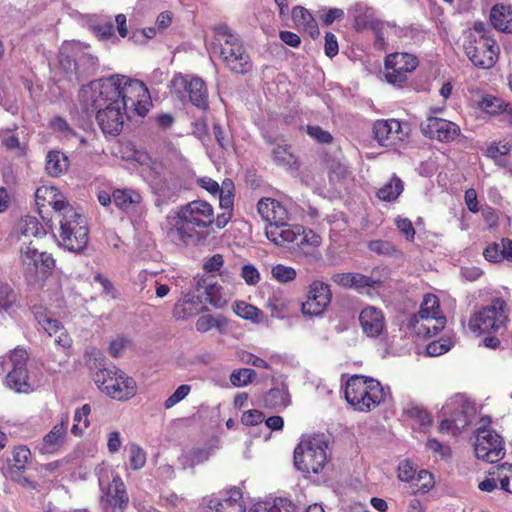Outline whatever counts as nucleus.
<instances>
[{
  "instance_id": "56",
  "label": "nucleus",
  "mask_w": 512,
  "mask_h": 512,
  "mask_svg": "<svg viewBox=\"0 0 512 512\" xmlns=\"http://www.w3.org/2000/svg\"><path fill=\"white\" fill-rule=\"evenodd\" d=\"M221 287L217 285H210L206 289L207 299L211 305L216 308H222L226 303V298L220 292Z\"/></svg>"
},
{
  "instance_id": "14",
  "label": "nucleus",
  "mask_w": 512,
  "mask_h": 512,
  "mask_svg": "<svg viewBox=\"0 0 512 512\" xmlns=\"http://www.w3.org/2000/svg\"><path fill=\"white\" fill-rule=\"evenodd\" d=\"M21 271L28 284L34 285L43 282L55 266V260L51 254L40 252L32 243L21 246L20 250Z\"/></svg>"
},
{
  "instance_id": "21",
  "label": "nucleus",
  "mask_w": 512,
  "mask_h": 512,
  "mask_svg": "<svg viewBox=\"0 0 512 512\" xmlns=\"http://www.w3.org/2000/svg\"><path fill=\"white\" fill-rule=\"evenodd\" d=\"M421 130L425 136L440 142H452L460 135L457 124L437 117H428L421 124Z\"/></svg>"
},
{
  "instance_id": "33",
  "label": "nucleus",
  "mask_w": 512,
  "mask_h": 512,
  "mask_svg": "<svg viewBox=\"0 0 512 512\" xmlns=\"http://www.w3.org/2000/svg\"><path fill=\"white\" fill-rule=\"evenodd\" d=\"M292 19L297 27L307 31L312 38L319 36L317 23L311 13L301 6H296L292 10Z\"/></svg>"
},
{
  "instance_id": "50",
  "label": "nucleus",
  "mask_w": 512,
  "mask_h": 512,
  "mask_svg": "<svg viewBox=\"0 0 512 512\" xmlns=\"http://www.w3.org/2000/svg\"><path fill=\"white\" fill-rule=\"evenodd\" d=\"M273 159L278 165L285 167H292L295 163V158L291 152L288 151L286 146L277 145L272 151Z\"/></svg>"
},
{
  "instance_id": "35",
  "label": "nucleus",
  "mask_w": 512,
  "mask_h": 512,
  "mask_svg": "<svg viewBox=\"0 0 512 512\" xmlns=\"http://www.w3.org/2000/svg\"><path fill=\"white\" fill-rule=\"evenodd\" d=\"M201 310V303L198 299L184 298L179 300L173 309V317L176 320H185L195 316Z\"/></svg>"
},
{
  "instance_id": "58",
  "label": "nucleus",
  "mask_w": 512,
  "mask_h": 512,
  "mask_svg": "<svg viewBox=\"0 0 512 512\" xmlns=\"http://www.w3.org/2000/svg\"><path fill=\"white\" fill-rule=\"evenodd\" d=\"M241 277L247 285H256L260 281V273L252 264L244 265L241 268Z\"/></svg>"
},
{
  "instance_id": "37",
  "label": "nucleus",
  "mask_w": 512,
  "mask_h": 512,
  "mask_svg": "<svg viewBox=\"0 0 512 512\" xmlns=\"http://www.w3.org/2000/svg\"><path fill=\"white\" fill-rule=\"evenodd\" d=\"M265 406L283 410L290 404V395L284 388H273L264 397Z\"/></svg>"
},
{
  "instance_id": "44",
  "label": "nucleus",
  "mask_w": 512,
  "mask_h": 512,
  "mask_svg": "<svg viewBox=\"0 0 512 512\" xmlns=\"http://www.w3.org/2000/svg\"><path fill=\"white\" fill-rule=\"evenodd\" d=\"M288 300L281 291L273 292L267 299V307L273 317H282L288 309Z\"/></svg>"
},
{
  "instance_id": "16",
  "label": "nucleus",
  "mask_w": 512,
  "mask_h": 512,
  "mask_svg": "<svg viewBox=\"0 0 512 512\" xmlns=\"http://www.w3.org/2000/svg\"><path fill=\"white\" fill-rule=\"evenodd\" d=\"M490 422L489 417H483L481 419V426L477 429L474 450L478 459L494 463L504 457L505 449L503 438L494 430L487 427Z\"/></svg>"
},
{
  "instance_id": "45",
  "label": "nucleus",
  "mask_w": 512,
  "mask_h": 512,
  "mask_svg": "<svg viewBox=\"0 0 512 512\" xmlns=\"http://www.w3.org/2000/svg\"><path fill=\"white\" fill-rule=\"evenodd\" d=\"M129 452V464L133 470H139L144 467L146 463L145 451L135 443H130L127 446Z\"/></svg>"
},
{
  "instance_id": "52",
  "label": "nucleus",
  "mask_w": 512,
  "mask_h": 512,
  "mask_svg": "<svg viewBox=\"0 0 512 512\" xmlns=\"http://www.w3.org/2000/svg\"><path fill=\"white\" fill-rule=\"evenodd\" d=\"M368 249L378 255L391 256L396 252L395 246L390 241L373 240L368 243Z\"/></svg>"
},
{
  "instance_id": "26",
  "label": "nucleus",
  "mask_w": 512,
  "mask_h": 512,
  "mask_svg": "<svg viewBox=\"0 0 512 512\" xmlns=\"http://www.w3.org/2000/svg\"><path fill=\"white\" fill-rule=\"evenodd\" d=\"M210 512H245L240 489L231 488L222 497H213L209 500Z\"/></svg>"
},
{
  "instance_id": "25",
  "label": "nucleus",
  "mask_w": 512,
  "mask_h": 512,
  "mask_svg": "<svg viewBox=\"0 0 512 512\" xmlns=\"http://www.w3.org/2000/svg\"><path fill=\"white\" fill-rule=\"evenodd\" d=\"M361 328L368 337L379 336L385 329V317L381 309L374 306L363 308L359 314Z\"/></svg>"
},
{
  "instance_id": "53",
  "label": "nucleus",
  "mask_w": 512,
  "mask_h": 512,
  "mask_svg": "<svg viewBox=\"0 0 512 512\" xmlns=\"http://www.w3.org/2000/svg\"><path fill=\"white\" fill-rule=\"evenodd\" d=\"M16 301V294L8 284L0 283V314Z\"/></svg>"
},
{
  "instance_id": "3",
  "label": "nucleus",
  "mask_w": 512,
  "mask_h": 512,
  "mask_svg": "<svg viewBox=\"0 0 512 512\" xmlns=\"http://www.w3.org/2000/svg\"><path fill=\"white\" fill-rule=\"evenodd\" d=\"M210 50L218 54L232 72L246 74L252 70V62L240 37L226 24L214 27V38L210 43Z\"/></svg>"
},
{
  "instance_id": "40",
  "label": "nucleus",
  "mask_w": 512,
  "mask_h": 512,
  "mask_svg": "<svg viewBox=\"0 0 512 512\" xmlns=\"http://www.w3.org/2000/svg\"><path fill=\"white\" fill-rule=\"evenodd\" d=\"M196 329L201 333H206L212 329H217L219 332H223L227 326V322L224 318L218 316L206 314L200 316L196 321Z\"/></svg>"
},
{
  "instance_id": "6",
  "label": "nucleus",
  "mask_w": 512,
  "mask_h": 512,
  "mask_svg": "<svg viewBox=\"0 0 512 512\" xmlns=\"http://www.w3.org/2000/svg\"><path fill=\"white\" fill-rule=\"evenodd\" d=\"M509 314L507 302L501 297H495L471 315L468 327L477 335H504L510 323Z\"/></svg>"
},
{
  "instance_id": "29",
  "label": "nucleus",
  "mask_w": 512,
  "mask_h": 512,
  "mask_svg": "<svg viewBox=\"0 0 512 512\" xmlns=\"http://www.w3.org/2000/svg\"><path fill=\"white\" fill-rule=\"evenodd\" d=\"M113 203L125 213L136 212L142 207L143 197L141 193L133 188H115L112 191Z\"/></svg>"
},
{
  "instance_id": "4",
  "label": "nucleus",
  "mask_w": 512,
  "mask_h": 512,
  "mask_svg": "<svg viewBox=\"0 0 512 512\" xmlns=\"http://www.w3.org/2000/svg\"><path fill=\"white\" fill-rule=\"evenodd\" d=\"M210 50L218 54L232 72L246 74L252 70V62L240 37L226 24L214 27V38L210 43Z\"/></svg>"
},
{
  "instance_id": "48",
  "label": "nucleus",
  "mask_w": 512,
  "mask_h": 512,
  "mask_svg": "<svg viewBox=\"0 0 512 512\" xmlns=\"http://www.w3.org/2000/svg\"><path fill=\"white\" fill-rule=\"evenodd\" d=\"M256 376V372L250 368H242L232 372L230 376L231 383L236 387L246 386L252 382Z\"/></svg>"
},
{
  "instance_id": "11",
  "label": "nucleus",
  "mask_w": 512,
  "mask_h": 512,
  "mask_svg": "<svg viewBox=\"0 0 512 512\" xmlns=\"http://www.w3.org/2000/svg\"><path fill=\"white\" fill-rule=\"evenodd\" d=\"M98 481L102 491L101 507L104 512H124L129 497L124 482L119 474L108 466L98 470Z\"/></svg>"
},
{
  "instance_id": "1",
  "label": "nucleus",
  "mask_w": 512,
  "mask_h": 512,
  "mask_svg": "<svg viewBox=\"0 0 512 512\" xmlns=\"http://www.w3.org/2000/svg\"><path fill=\"white\" fill-rule=\"evenodd\" d=\"M83 107L87 113L129 107L137 116H145L150 106V95L145 84L124 75H112L93 82L81 90Z\"/></svg>"
},
{
  "instance_id": "46",
  "label": "nucleus",
  "mask_w": 512,
  "mask_h": 512,
  "mask_svg": "<svg viewBox=\"0 0 512 512\" xmlns=\"http://www.w3.org/2000/svg\"><path fill=\"white\" fill-rule=\"evenodd\" d=\"M271 274L275 280L280 283H288L293 281L296 276V270L293 267L283 264H277L272 267Z\"/></svg>"
},
{
  "instance_id": "32",
  "label": "nucleus",
  "mask_w": 512,
  "mask_h": 512,
  "mask_svg": "<svg viewBox=\"0 0 512 512\" xmlns=\"http://www.w3.org/2000/svg\"><path fill=\"white\" fill-rule=\"evenodd\" d=\"M490 21L495 29L502 32H512V8L505 5H495L490 12Z\"/></svg>"
},
{
  "instance_id": "61",
  "label": "nucleus",
  "mask_w": 512,
  "mask_h": 512,
  "mask_svg": "<svg viewBox=\"0 0 512 512\" xmlns=\"http://www.w3.org/2000/svg\"><path fill=\"white\" fill-rule=\"evenodd\" d=\"M51 127L55 132H58L65 138L75 136L74 131L70 128L66 120L61 117H56L51 122Z\"/></svg>"
},
{
  "instance_id": "39",
  "label": "nucleus",
  "mask_w": 512,
  "mask_h": 512,
  "mask_svg": "<svg viewBox=\"0 0 512 512\" xmlns=\"http://www.w3.org/2000/svg\"><path fill=\"white\" fill-rule=\"evenodd\" d=\"M19 233L27 238H39L45 235V230L35 217L25 216L19 222Z\"/></svg>"
},
{
  "instance_id": "7",
  "label": "nucleus",
  "mask_w": 512,
  "mask_h": 512,
  "mask_svg": "<svg viewBox=\"0 0 512 512\" xmlns=\"http://www.w3.org/2000/svg\"><path fill=\"white\" fill-rule=\"evenodd\" d=\"M345 398L355 410L369 412L384 402L386 392L378 380L355 375L346 382Z\"/></svg>"
},
{
  "instance_id": "38",
  "label": "nucleus",
  "mask_w": 512,
  "mask_h": 512,
  "mask_svg": "<svg viewBox=\"0 0 512 512\" xmlns=\"http://www.w3.org/2000/svg\"><path fill=\"white\" fill-rule=\"evenodd\" d=\"M403 189L404 186L402 180L394 175L377 191V196L382 201L391 202L400 196Z\"/></svg>"
},
{
  "instance_id": "36",
  "label": "nucleus",
  "mask_w": 512,
  "mask_h": 512,
  "mask_svg": "<svg viewBox=\"0 0 512 512\" xmlns=\"http://www.w3.org/2000/svg\"><path fill=\"white\" fill-rule=\"evenodd\" d=\"M98 67V59L89 54L82 53L74 59L75 74L79 77H86L93 75Z\"/></svg>"
},
{
  "instance_id": "30",
  "label": "nucleus",
  "mask_w": 512,
  "mask_h": 512,
  "mask_svg": "<svg viewBox=\"0 0 512 512\" xmlns=\"http://www.w3.org/2000/svg\"><path fill=\"white\" fill-rule=\"evenodd\" d=\"M68 424V415H63L60 423L56 424L52 430L43 438L41 447V451L43 453H54L63 446L67 436Z\"/></svg>"
},
{
  "instance_id": "57",
  "label": "nucleus",
  "mask_w": 512,
  "mask_h": 512,
  "mask_svg": "<svg viewBox=\"0 0 512 512\" xmlns=\"http://www.w3.org/2000/svg\"><path fill=\"white\" fill-rule=\"evenodd\" d=\"M511 150V145L508 142H493L486 149V155L492 159L499 156L507 155Z\"/></svg>"
},
{
  "instance_id": "18",
  "label": "nucleus",
  "mask_w": 512,
  "mask_h": 512,
  "mask_svg": "<svg viewBox=\"0 0 512 512\" xmlns=\"http://www.w3.org/2000/svg\"><path fill=\"white\" fill-rule=\"evenodd\" d=\"M172 86L177 93H186L189 101L197 108H208V91L201 78L176 75L172 80Z\"/></svg>"
},
{
  "instance_id": "63",
  "label": "nucleus",
  "mask_w": 512,
  "mask_h": 512,
  "mask_svg": "<svg viewBox=\"0 0 512 512\" xmlns=\"http://www.w3.org/2000/svg\"><path fill=\"white\" fill-rule=\"evenodd\" d=\"M264 420V414L256 409L248 410L243 413L241 421L244 425L254 426Z\"/></svg>"
},
{
  "instance_id": "51",
  "label": "nucleus",
  "mask_w": 512,
  "mask_h": 512,
  "mask_svg": "<svg viewBox=\"0 0 512 512\" xmlns=\"http://www.w3.org/2000/svg\"><path fill=\"white\" fill-rule=\"evenodd\" d=\"M501 489L512 493V464L504 463L497 468Z\"/></svg>"
},
{
  "instance_id": "41",
  "label": "nucleus",
  "mask_w": 512,
  "mask_h": 512,
  "mask_svg": "<svg viewBox=\"0 0 512 512\" xmlns=\"http://www.w3.org/2000/svg\"><path fill=\"white\" fill-rule=\"evenodd\" d=\"M233 311L239 317L250 320L254 323H260L263 320V312L257 307L244 301L235 302L233 305Z\"/></svg>"
},
{
  "instance_id": "2",
  "label": "nucleus",
  "mask_w": 512,
  "mask_h": 512,
  "mask_svg": "<svg viewBox=\"0 0 512 512\" xmlns=\"http://www.w3.org/2000/svg\"><path fill=\"white\" fill-rule=\"evenodd\" d=\"M213 222L214 210L211 204L194 200L179 208L174 222L167 229V237L176 245H187L200 239Z\"/></svg>"
},
{
  "instance_id": "24",
  "label": "nucleus",
  "mask_w": 512,
  "mask_h": 512,
  "mask_svg": "<svg viewBox=\"0 0 512 512\" xmlns=\"http://www.w3.org/2000/svg\"><path fill=\"white\" fill-rule=\"evenodd\" d=\"M299 231V225L288 224V221H283L282 224L266 225L265 228L266 237L280 247H288L292 244L296 245Z\"/></svg>"
},
{
  "instance_id": "8",
  "label": "nucleus",
  "mask_w": 512,
  "mask_h": 512,
  "mask_svg": "<svg viewBox=\"0 0 512 512\" xmlns=\"http://www.w3.org/2000/svg\"><path fill=\"white\" fill-rule=\"evenodd\" d=\"M55 219L59 222L58 244L70 252H82L89 242L86 219L72 206Z\"/></svg>"
},
{
  "instance_id": "42",
  "label": "nucleus",
  "mask_w": 512,
  "mask_h": 512,
  "mask_svg": "<svg viewBox=\"0 0 512 512\" xmlns=\"http://www.w3.org/2000/svg\"><path fill=\"white\" fill-rule=\"evenodd\" d=\"M303 507H299L287 498H277L274 504L269 508L261 505L255 506L250 512H300Z\"/></svg>"
},
{
  "instance_id": "23",
  "label": "nucleus",
  "mask_w": 512,
  "mask_h": 512,
  "mask_svg": "<svg viewBox=\"0 0 512 512\" xmlns=\"http://www.w3.org/2000/svg\"><path fill=\"white\" fill-rule=\"evenodd\" d=\"M136 115V111L127 108H115L105 112L95 114L96 120L105 134H118L124 124L125 119L132 118Z\"/></svg>"
},
{
  "instance_id": "43",
  "label": "nucleus",
  "mask_w": 512,
  "mask_h": 512,
  "mask_svg": "<svg viewBox=\"0 0 512 512\" xmlns=\"http://www.w3.org/2000/svg\"><path fill=\"white\" fill-rule=\"evenodd\" d=\"M91 413V406L89 404H84L81 408L77 409L74 413V421L71 428V433L75 436H80L84 432L86 428L89 427V415Z\"/></svg>"
},
{
  "instance_id": "34",
  "label": "nucleus",
  "mask_w": 512,
  "mask_h": 512,
  "mask_svg": "<svg viewBox=\"0 0 512 512\" xmlns=\"http://www.w3.org/2000/svg\"><path fill=\"white\" fill-rule=\"evenodd\" d=\"M69 167L68 157L60 151H50L46 156L45 169L52 177L64 174Z\"/></svg>"
},
{
  "instance_id": "20",
  "label": "nucleus",
  "mask_w": 512,
  "mask_h": 512,
  "mask_svg": "<svg viewBox=\"0 0 512 512\" xmlns=\"http://www.w3.org/2000/svg\"><path fill=\"white\" fill-rule=\"evenodd\" d=\"M36 319L40 327L47 333L49 337L54 336V343L65 352V357L58 361V365L62 366L67 363V351L72 346V339L68 335L64 326L57 320L47 314L39 313Z\"/></svg>"
},
{
  "instance_id": "31",
  "label": "nucleus",
  "mask_w": 512,
  "mask_h": 512,
  "mask_svg": "<svg viewBox=\"0 0 512 512\" xmlns=\"http://www.w3.org/2000/svg\"><path fill=\"white\" fill-rule=\"evenodd\" d=\"M322 239L320 235L312 230H306L300 226L299 235L296 240V246H298L303 253L310 256L312 260L321 259L322 255L317 249L321 245Z\"/></svg>"
},
{
  "instance_id": "47",
  "label": "nucleus",
  "mask_w": 512,
  "mask_h": 512,
  "mask_svg": "<svg viewBox=\"0 0 512 512\" xmlns=\"http://www.w3.org/2000/svg\"><path fill=\"white\" fill-rule=\"evenodd\" d=\"M31 456V452L29 448L26 446H19L14 449L13 452V462L14 464L10 467V472L13 473L16 469V472H20L25 468V465L29 461Z\"/></svg>"
},
{
  "instance_id": "10",
  "label": "nucleus",
  "mask_w": 512,
  "mask_h": 512,
  "mask_svg": "<svg viewBox=\"0 0 512 512\" xmlns=\"http://www.w3.org/2000/svg\"><path fill=\"white\" fill-rule=\"evenodd\" d=\"M328 442L324 435L301 440L294 450V464L304 473L318 474L327 463Z\"/></svg>"
},
{
  "instance_id": "15",
  "label": "nucleus",
  "mask_w": 512,
  "mask_h": 512,
  "mask_svg": "<svg viewBox=\"0 0 512 512\" xmlns=\"http://www.w3.org/2000/svg\"><path fill=\"white\" fill-rule=\"evenodd\" d=\"M94 381L102 392L118 401L131 399L137 392L135 380L115 367L99 370Z\"/></svg>"
},
{
  "instance_id": "27",
  "label": "nucleus",
  "mask_w": 512,
  "mask_h": 512,
  "mask_svg": "<svg viewBox=\"0 0 512 512\" xmlns=\"http://www.w3.org/2000/svg\"><path fill=\"white\" fill-rule=\"evenodd\" d=\"M257 211L267 225L282 224L283 221L289 220L287 209L280 202L271 198L260 199L257 203Z\"/></svg>"
},
{
  "instance_id": "5",
  "label": "nucleus",
  "mask_w": 512,
  "mask_h": 512,
  "mask_svg": "<svg viewBox=\"0 0 512 512\" xmlns=\"http://www.w3.org/2000/svg\"><path fill=\"white\" fill-rule=\"evenodd\" d=\"M2 370H8L5 384L17 393H29L39 384V379L33 372V364L29 363L27 351L16 347L8 355L0 357Z\"/></svg>"
},
{
  "instance_id": "49",
  "label": "nucleus",
  "mask_w": 512,
  "mask_h": 512,
  "mask_svg": "<svg viewBox=\"0 0 512 512\" xmlns=\"http://www.w3.org/2000/svg\"><path fill=\"white\" fill-rule=\"evenodd\" d=\"M351 289L361 290L367 287H376L381 284V280L374 279L360 273H351Z\"/></svg>"
},
{
  "instance_id": "28",
  "label": "nucleus",
  "mask_w": 512,
  "mask_h": 512,
  "mask_svg": "<svg viewBox=\"0 0 512 512\" xmlns=\"http://www.w3.org/2000/svg\"><path fill=\"white\" fill-rule=\"evenodd\" d=\"M36 203L40 207H45L46 203L52 207L55 217L63 213L67 208L71 207L65 197L58 193V190L53 186H42L36 190L35 193Z\"/></svg>"
},
{
  "instance_id": "19",
  "label": "nucleus",
  "mask_w": 512,
  "mask_h": 512,
  "mask_svg": "<svg viewBox=\"0 0 512 512\" xmlns=\"http://www.w3.org/2000/svg\"><path fill=\"white\" fill-rule=\"evenodd\" d=\"M331 291L328 284L314 280L308 287L306 301L302 303V313L307 316H320L331 302Z\"/></svg>"
},
{
  "instance_id": "17",
  "label": "nucleus",
  "mask_w": 512,
  "mask_h": 512,
  "mask_svg": "<svg viewBox=\"0 0 512 512\" xmlns=\"http://www.w3.org/2000/svg\"><path fill=\"white\" fill-rule=\"evenodd\" d=\"M418 66L417 58L409 53H393L385 59V78L393 84L401 86L407 75Z\"/></svg>"
},
{
  "instance_id": "54",
  "label": "nucleus",
  "mask_w": 512,
  "mask_h": 512,
  "mask_svg": "<svg viewBox=\"0 0 512 512\" xmlns=\"http://www.w3.org/2000/svg\"><path fill=\"white\" fill-rule=\"evenodd\" d=\"M480 107L489 114H498L503 112L505 104L496 97L485 96L480 102Z\"/></svg>"
},
{
  "instance_id": "9",
  "label": "nucleus",
  "mask_w": 512,
  "mask_h": 512,
  "mask_svg": "<svg viewBox=\"0 0 512 512\" xmlns=\"http://www.w3.org/2000/svg\"><path fill=\"white\" fill-rule=\"evenodd\" d=\"M465 52L477 67L491 68L497 59L499 47L491 36L490 27L483 22H475L473 32L465 43Z\"/></svg>"
},
{
  "instance_id": "62",
  "label": "nucleus",
  "mask_w": 512,
  "mask_h": 512,
  "mask_svg": "<svg viewBox=\"0 0 512 512\" xmlns=\"http://www.w3.org/2000/svg\"><path fill=\"white\" fill-rule=\"evenodd\" d=\"M416 469L413 467V465L405 460L400 462L398 466V477L401 481L409 482L413 481L415 478Z\"/></svg>"
},
{
  "instance_id": "55",
  "label": "nucleus",
  "mask_w": 512,
  "mask_h": 512,
  "mask_svg": "<svg viewBox=\"0 0 512 512\" xmlns=\"http://www.w3.org/2000/svg\"><path fill=\"white\" fill-rule=\"evenodd\" d=\"M191 391V386L183 384L180 385L174 393L169 396L165 402L164 407L166 409H170L174 407L176 404H178L180 401H182Z\"/></svg>"
},
{
  "instance_id": "13",
  "label": "nucleus",
  "mask_w": 512,
  "mask_h": 512,
  "mask_svg": "<svg viewBox=\"0 0 512 512\" xmlns=\"http://www.w3.org/2000/svg\"><path fill=\"white\" fill-rule=\"evenodd\" d=\"M445 324L446 318L441 314L439 299L433 294L424 296L418 313L409 320V327L423 337L435 336Z\"/></svg>"
},
{
  "instance_id": "64",
  "label": "nucleus",
  "mask_w": 512,
  "mask_h": 512,
  "mask_svg": "<svg viewBox=\"0 0 512 512\" xmlns=\"http://www.w3.org/2000/svg\"><path fill=\"white\" fill-rule=\"evenodd\" d=\"M307 133L320 143H330L332 141V135L319 126H308Z\"/></svg>"
},
{
  "instance_id": "22",
  "label": "nucleus",
  "mask_w": 512,
  "mask_h": 512,
  "mask_svg": "<svg viewBox=\"0 0 512 512\" xmlns=\"http://www.w3.org/2000/svg\"><path fill=\"white\" fill-rule=\"evenodd\" d=\"M375 140L383 147L393 148L402 142L406 136L401 123L396 119L378 120L374 123Z\"/></svg>"
},
{
  "instance_id": "59",
  "label": "nucleus",
  "mask_w": 512,
  "mask_h": 512,
  "mask_svg": "<svg viewBox=\"0 0 512 512\" xmlns=\"http://www.w3.org/2000/svg\"><path fill=\"white\" fill-rule=\"evenodd\" d=\"M0 140L1 143L9 150H19L20 153L23 152V149L20 146V142L18 137H16L10 130H1L0 131Z\"/></svg>"
},
{
  "instance_id": "60",
  "label": "nucleus",
  "mask_w": 512,
  "mask_h": 512,
  "mask_svg": "<svg viewBox=\"0 0 512 512\" xmlns=\"http://www.w3.org/2000/svg\"><path fill=\"white\" fill-rule=\"evenodd\" d=\"M486 260L490 262H500L503 259L501 241L489 244L483 252Z\"/></svg>"
},
{
  "instance_id": "12",
  "label": "nucleus",
  "mask_w": 512,
  "mask_h": 512,
  "mask_svg": "<svg viewBox=\"0 0 512 512\" xmlns=\"http://www.w3.org/2000/svg\"><path fill=\"white\" fill-rule=\"evenodd\" d=\"M475 412L474 403L464 395L452 396L441 409L440 431L458 435L470 424Z\"/></svg>"
}]
</instances>
